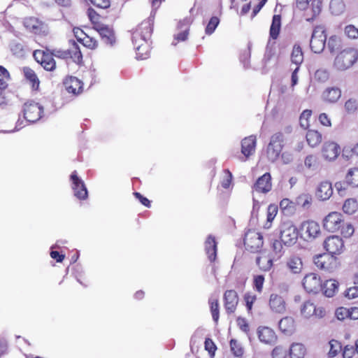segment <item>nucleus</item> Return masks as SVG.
<instances>
[{
  "label": "nucleus",
  "mask_w": 358,
  "mask_h": 358,
  "mask_svg": "<svg viewBox=\"0 0 358 358\" xmlns=\"http://www.w3.org/2000/svg\"><path fill=\"white\" fill-rule=\"evenodd\" d=\"M257 264L263 271H268L273 266V260L266 256L257 257L256 259Z\"/></svg>",
  "instance_id": "37"
},
{
  "label": "nucleus",
  "mask_w": 358,
  "mask_h": 358,
  "mask_svg": "<svg viewBox=\"0 0 358 358\" xmlns=\"http://www.w3.org/2000/svg\"><path fill=\"white\" fill-rule=\"evenodd\" d=\"M209 303L210 305V311L212 313V317L213 320L215 322H217L219 320V303L217 299H210L209 300Z\"/></svg>",
  "instance_id": "45"
},
{
  "label": "nucleus",
  "mask_w": 358,
  "mask_h": 358,
  "mask_svg": "<svg viewBox=\"0 0 358 358\" xmlns=\"http://www.w3.org/2000/svg\"><path fill=\"white\" fill-rule=\"evenodd\" d=\"M205 250L210 262H214L217 255V243L215 238L209 235L205 242Z\"/></svg>",
  "instance_id": "26"
},
{
  "label": "nucleus",
  "mask_w": 358,
  "mask_h": 358,
  "mask_svg": "<svg viewBox=\"0 0 358 358\" xmlns=\"http://www.w3.org/2000/svg\"><path fill=\"white\" fill-rule=\"evenodd\" d=\"M329 9L333 15H339L344 12L345 5L343 0H331L329 3Z\"/></svg>",
  "instance_id": "33"
},
{
  "label": "nucleus",
  "mask_w": 358,
  "mask_h": 358,
  "mask_svg": "<svg viewBox=\"0 0 358 358\" xmlns=\"http://www.w3.org/2000/svg\"><path fill=\"white\" fill-rule=\"evenodd\" d=\"M232 180V174L228 170L226 169L224 171L223 176L221 180V185L222 187L227 189L229 187Z\"/></svg>",
  "instance_id": "52"
},
{
  "label": "nucleus",
  "mask_w": 358,
  "mask_h": 358,
  "mask_svg": "<svg viewBox=\"0 0 358 358\" xmlns=\"http://www.w3.org/2000/svg\"><path fill=\"white\" fill-rule=\"evenodd\" d=\"M53 55V53L52 54ZM55 56L62 58L71 57L73 61L79 64L83 59V56L78 44L73 42V46L71 50L67 52H57V54H54Z\"/></svg>",
  "instance_id": "21"
},
{
  "label": "nucleus",
  "mask_w": 358,
  "mask_h": 358,
  "mask_svg": "<svg viewBox=\"0 0 358 358\" xmlns=\"http://www.w3.org/2000/svg\"><path fill=\"white\" fill-rule=\"evenodd\" d=\"M23 72L25 78L32 84V87L37 89L39 86V80L35 72L29 67H24Z\"/></svg>",
  "instance_id": "35"
},
{
  "label": "nucleus",
  "mask_w": 358,
  "mask_h": 358,
  "mask_svg": "<svg viewBox=\"0 0 358 358\" xmlns=\"http://www.w3.org/2000/svg\"><path fill=\"white\" fill-rule=\"evenodd\" d=\"M306 141L311 147H315L322 141V135L315 130H308L306 134Z\"/></svg>",
  "instance_id": "32"
},
{
  "label": "nucleus",
  "mask_w": 358,
  "mask_h": 358,
  "mask_svg": "<svg viewBox=\"0 0 358 358\" xmlns=\"http://www.w3.org/2000/svg\"><path fill=\"white\" fill-rule=\"evenodd\" d=\"M330 349L329 351V357H334L337 355L338 352L341 349V343L336 341V340H331L329 343Z\"/></svg>",
  "instance_id": "47"
},
{
  "label": "nucleus",
  "mask_w": 358,
  "mask_h": 358,
  "mask_svg": "<svg viewBox=\"0 0 358 358\" xmlns=\"http://www.w3.org/2000/svg\"><path fill=\"white\" fill-rule=\"evenodd\" d=\"M346 183L353 187H358V168L350 169L345 176Z\"/></svg>",
  "instance_id": "34"
},
{
  "label": "nucleus",
  "mask_w": 358,
  "mask_h": 358,
  "mask_svg": "<svg viewBox=\"0 0 358 358\" xmlns=\"http://www.w3.org/2000/svg\"><path fill=\"white\" fill-rule=\"evenodd\" d=\"M341 96V90L337 87L326 88L322 94V99L328 103H334Z\"/></svg>",
  "instance_id": "23"
},
{
  "label": "nucleus",
  "mask_w": 358,
  "mask_h": 358,
  "mask_svg": "<svg viewBox=\"0 0 358 358\" xmlns=\"http://www.w3.org/2000/svg\"><path fill=\"white\" fill-rule=\"evenodd\" d=\"M345 296L349 299L358 297V287H352L348 289L345 292Z\"/></svg>",
  "instance_id": "63"
},
{
  "label": "nucleus",
  "mask_w": 358,
  "mask_h": 358,
  "mask_svg": "<svg viewBox=\"0 0 358 358\" xmlns=\"http://www.w3.org/2000/svg\"><path fill=\"white\" fill-rule=\"evenodd\" d=\"M313 262L318 268L329 271L332 268V264L335 263V259L334 256L324 253L314 257Z\"/></svg>",
  "instance_id": "17"
},
{
  "label": "nucleus",
  "mask_w": 358,
  "mask_h": 358,
  "mask_svg": "<svg viewBox=\"0 0 358 358\" xmlns=\"http://www.w3.org/2000/svg\"><path fill=\"white\" fill-rule=\"evenodd\" d=\"M355 352V347L347 345L343 349V356L344 358H352Z\"/></svg>",
  "instance_id": "62"
},
{
  "label": "nucleus",
  "mask_w": 358,
  "mask_h": 358,
  "mask_svg": "<svg viewBox=\"0 0 358 358\" xmlns=\"http://www.w3.org/2000/svg\"><path fill=\"white\" fill-rule=\"evenodd\" d=\"M342 39L336 35L331 36L326 41L327 49L334 54L342 48Z\"/></svg>",
  "instance_id": "28"
},
{
  "label": "nucleus",
  "mask_w": 358,
  "mask_h": 358,
  "mask_svg": "<svg viewBox=\"0 0 358 358\" xmlns=\"http://www.w3.org/2000/svg\"><path fill=\"white\" fill-rule=\"evenodd\" d=\"M303 286L309 293H317L322 288L320 278L316 273H308L303 280Z\"/></svg>",
  "instance_id": "12"
},
{
  "label": "nucleus",
  "mask_w": 358,
  "mask_h": 358,
  "mask_svg": "<svg viewBox=\"0 0 358 358\" xmlns=\"http://www.w3.org/2000/svg\"><path fill=\"white\" fill-rule=\"evenodd\" d=\"M25 28L35 34H45L48 31L47 25L36 17H27L24 20Z\"/></svg>",
  "instance_id": "13"
},
{
  "label": "nucleus",
  "mask_w": 358,
  "mask_h": 358,
  "mask_svg": "<svg viewBox=\"0 0 358 358\" xmlns=\"http://www.w3.org/2000/svg\"><path fill=\"white\" fill-rule=\"evenodd\" d=\"M281 28V17L279 15H274L272 19V23L270 27V37L276 39L278 37Z\"/></svg>",
  "instance_id": "30"
},
{
  "label": "nucleus",
  "mask_w": 358,
  "mask_h": 358,
  "mask_svg": "<svg viewBox=\"0 0 358 358\" xmlns=\"http://www.w3.org/2000/svg\"><path fill=\"white\" fill-rule=\"evenodd\" d=\"M314 78L320 83H325L329 78V72L326 69H319L315 71Z\"/></svg>",
  "instance_id": "41"
},
{
  "label": "nucleus",
  "mask_w": 358,
  "mask_h": 358,
  "mask_svg": "<svg viewBox=\"0 0 358 358\" xmlns=\"http://www.w3.org/2000/svg\"><path fill=\"white\" fill-rule=\"evenodd\" d=\"M357 209V203L354 199H347L343 206V210L344 213L348 215L353 214Z\"/></svg>",
  "instance_id": "40"
},
{
  "label": "nucleus",
  "mask_w": 358,
  "mask_h": 358,
  "mask_svg": "<svg viewBox=\"0 0 358 358\" xmlns=\"http://www.w3.org/2000/svg\"><path fill=\"white\" fill-rule=\"evenodd\" d=\"M9 76L8 71L2 66H0V89H4L7 87Z\"/></svg>",
  "instance_id": "48"
},
{
  "label": "nucleus",
  "mask_w": 358,
  "mask_h": 358,
  "mask_svg": "<svg viewBox=\"0 0 358 358\" xmlns=\"http://www.w3.org/2000/svg\"><path fill=\"white\" fill-rule=\"evenodd\" d=\"M256 148V136L251 135L245 137L241 141V152L244 155L245 159H241L242 161H245L250 156L252 155L255 152Z\"/></svg>",
  "instance_id": "16"
},
{
  "label": "nucleus",
  "mask_w": 358,
  "mask_h": 358,
  "mask_svg": "<svg viewBox=\"0 0 358 358\" xmlns=\"http://www.w3.org/2000/svg\"><path fill=\"white\" fill-rule=\"evenodd\" d=\"M301 230L303 236H304V239L306 241L315 239L320 234L319 224L312 220L303 222Z\"/></svg>",
  "instance_id": "11"
},
{
  "label": "nucleus",
  "mask_w": 358,
  "mask_h": 358,
  "mask_svg": "<svg viewBox=\"0 0 358 358\" xmlns=\"http://www.w3.org/2000/svg\"><path fill=\"white\" fill-rule=\"evenodd\" d=\"M283 141L284 135L281 132L271 136L266 150L267 157L271 162H274L278 159L282 149Z\"/></svg>",
  "instance_id": "3"
},
{
  "label": "nucleus",
  "mask_w": 358,
  "mask_h": 358,
  "mask_svg": "<svg viewBox=\"0 0 358 358\" xmlns=\"http://www.w3.org/2000/svg\"><path fill=\"white\" fill-rule=\"evenodd\" d=\"M287 355V350L282 346L275 347L271 352L272 358H286Z\"/></svg>",
  "instance_id": "55"
},
{
  "label": "nucleus",
  "mask_w": 358,
  "mask_h": 358,
  "mask_svg": "<svg viewBox=\"0 0 358 358\" xmlns=\"http://www.w3.org/2000/svg\"><path fill=\"white\" fill-rule=\"evenodd\" d=\"M306 353V348L301 343H294L289 349L290 358H303Z\"/></svg>",
  "instance_id": "31"
},
{
  "label": "nucleus",
  "mask_w": 358,
  "mask_h": 358,
  "mask_svg": "<svg viewBox=\"0 0 358 358\" xmlns=\"http://www.w3.org/2000/svg\"><path fill=\"white\" fill-rule=\"evenodd\" d=\"M339 152L340 147L334 142H326L322 147V155L327 160L336 159Z\"/></svg>",
  "instance_id": "20"
},
{
  "label": "nucleus",
  "mask_w": 358,
  "mask_h": 358,
  "mask_svg": "<svg viewBox=\"0 0 358 358\" xmlns=\"http://www.w3.org/2000/svg\"><path fill=\"white\" fill-rule=\"evenodd\" d=\"M271 176L269 173H266L259 177L253 185L255 191L260 193H267L271 190Z\"/></svg>",
  "instance_id": "15"
},
{
  "label": "nucleus",
  "mask_w": 358,
  "mask_h": 358,
  "mask_svg": "<svg viewBox=\"0 0 358 358\" xmlns=\"http://www.w3.org/2000/svg\"><path fill=\"white\" fill-rule=\"evenodd\" d=\"M350 315L349 310L341 307L336 309V316L339 320H343L345 317H348Z\"/></svg>",
  "instance_id": "61"
},
{
  "label": "nucleus",
  "mask_w": 358,
  "mask_h": 358,
  "mask_svg": "<svg viewBox=\"0 0 358 358\" xmlns=\"http://www.w3.org/2000/svg\"><path fill=\"white\" fill-rule=\"evenodd\" d=\"M338 288V282L333 279L327 280L324 283L322 288L324 291V294L327 297H332Z\"/></svg>",
  "instance_id": "29"
},
{
  "label": "nucleus",
  "mask_w": 358,
  "mask_h": 358,
  "mask_svg": "<svg viewBox=\"0 0 358 358\" xmlns=\"http://www.w3.org/2000/svg\"><path fill=\"white\" fill-rule=\"evenodd\" d=\"M299 231L292 222H285L280 226V240L286 246H292L297 241Z\"/></svg>",
  "instance_id": "4"
},
{
  "label": "nucleus",
  "mask_w": 358,
  "mask_h": 358,
  "mask_svg": "<svg viewBox=\"0 0 358 358\" xmlns=\"http://www.w3.org/2000/svg\"><path fill=\"white\" fill-rule=\"evenodd\" d=\"M301 312L305 317L308 318L310 316L314 315V313H317L316 306L310 301H306L303 304Z\"/></svg>",
  "instance_id": "38"
},
{
  "label": "nucleus",
  "mask_w": 358,
  "mask_h": 358,
  "mask_svg": "<svg viewBox=\"0 0 358 358\" xmlns=\"http://www.w3.org/2000/svg\"><path fill=\"white\" fill-rule=\"evenodd\" d=\"M41 65L43 67L44 69L46 71H53L55 69L56 63L55 59L52 57V55H48L46 56V58L43 60Z\"/></svg>",
  "instance_id": "46"
},
{
  "label": "nucleus",
  "mask_w": 358,
  "mask_h": 358,
  "mask_svg": "<svg viewBox=\"0 0 358 358\" xmlns=\"http://www.w3.org/2000/svg\"><path fill=\"white\" fill-rule=\"evenodd\" d=\"M231 350L236 357H241L243 354V349L235 339L230 341Z\"/></svg>",
  "instance_id": "50"
},
{
  "label": "nucleus",
  "mask_w": 358,
  "mask_h": 358,
  "mask_svg": "<svg viewBox=\"0 0 358 358\" xmlns=\"http://www.w3.org/2000/svg\"><path fill=\"white\" fill-rule=\"evenodd\" d=\"M278 325L282 332L289 334L292 331L294 320L291 317H285L279 321Z\"/></svg>",
  "instance_id": "36"
},
{
  "label": "nucleus",
  "mask_w": 358,
  "mask_h": 358,
  "mask_svg": "<svg viewBox=\"0 0 358 358\" xmlns=\"http://www.w3.org/2000/svg\"><path fill=\"white\" fill-rule=\"evenodd\" d=\"M264 282V277L262 275H259L255 277L254 278V285L255 287L257 292H261L263 288V285Z\"/></svg>",
  "instance_id": "58"
},
{
  "label": "nucleus",
  "mask_w": 358,
  "mask_h": 358,
  "mask_svg": "<svg viewBox=\"0 0 358 358\" xmlns=\"http://www.w3.org/2000/svg\"><path fill=\"white\" fill-rule=\"evenodd\" d=\"M280 208L287 214H292L294 212V203L289 199H283L280 203Z\"/></svg>",
  "instance_id": "42"
},
{
  "label": "nucleus",
  "mask_w": 358,
  "mask_h": 358,
  "mask_svg": "<svg viewBox=\"0 0 358 358\" xmlns=\"http://www.w3.org/2000/svg\"><path fill=\"white\" fill-rule=\"evenodd\" d=\"M341 234L346 238L350 237L354 233V227L350 223H345L340 229Z\"/></svg>",
  "instance_id": "56"
},
{
  "label": "nucleus",
  "mask_w": 358,
  "mask_h": 358,
  "mask_svg": "<svg viewBox=\"0 0 358 358\" xmlns=\"http://www.w3.org/2000/svg\"><path fill=\"white\" fill-rule=\"evenodd\" d=\"M324 247L329 255H339L344 248L343 241L338 236H331L326 238L324 242Z\"/></svg>",
  "instance_id": "10"
},
{
  "label": "nucleus",
  "mask_w": 358,
  "mask_h": 358,
  "mask_svg": "<svg viewBox=\"0 0 358 358\" xmlns=\"http://www.w3.org/2000/svg\"><path fill=\"white\" fill-rule=\"evenodd\" d=\"M82 42L85 46H86L90 49H94L98 45L97 41L95 39L89 37L88 36H85V39H83V41Z\"/></svg>",
  "instance_id": "60"
},
{
  "label": "nucleus",
  "mask_w": 358,
  "mask_h": 358,
  "mask_svg": "<svg viewBox=\"0 0 358 358\" xmlns=\"http://www.w3.org/2000/svg\"><path fill=\"white\" fill-rule=\"evenodd\" d=\"M205 349L209 352L210 356H213L216 350V345L210 338H206L205 341Z\"/></svg>",
  "instance_id": "57"
},
{
  "label": "nucleus",
  "mask_w": 358,
  "mask_h": 358,
  "mask_svg": "<svg viewBox=\"0 0 358 358\" xmlns=\"http://www.w3.org/2000/svg\"><path fill=\"white\" fill-rule=\"evenodd\" d=\"M292 62L296 65H299L303 62V55L302 50L299 45H295L293 48L291 55Z\"/></svg>",
  "instance_id": "39"
},
{
  "label": "nucleus",
  "mask_w": 358,
  "mask_h": 358,
  "mask_svg": "<svg viewBox=\"0 0 358 358\" xmlns=\"http://www.w3.org/2000/svg\"><path fill=\"white\" fill-rule=\"evenodd\" d=\"M98 31L104 43L113 45L115 42V34L112 28L107 25H99Z\"/></svg>",
  "instance_id": "24"
},
{
  "label": "nucleus",
  "mask_w": 358,
  "mask_h": 358,
  "mask_svg": "<svg viewBox=\"0 0 358 358\" xmlns=\"http://www.w3.org/2000/svg\"><path fill=\"white\" fill-rule=\"evenodd\" d=\"M96 7L99 8H108L110 5V0H90Z\"/></svg>",
  "instance_id": "59"
},
{
  "label": "nucleus",
  "mask_w": 358,
  "mask_h": 358,
  "mask_svg": "<svg viewBox=\"0 0 358 358\" xmlns=\"http://www.w3.org/2000/svg\"><path fill=\"white\" fill-rule=\"evenodd\" d=\"M333 194V189L331 184L327 181L322 182L317 189L316 195L317 196L322 200L329 199Z\"/></svg>",
  "instance_id": "25"
},
{
  "label": "nucleus",
  "mask_w": 358,
  "mask_h": 358,
  "mask_svg": "<svg viewBox=\"0 0 358 358\" xmlns=\"http://www.w3.org/2000/svg\"><path fill=\"white\" fill-rule=\"evenodd\" d=\"M286 264L289 270L294 274L300 273L303 268L301 258L296 255L291 256L287 259Z\"/></svg>",
  "instance_id": "27"
},
{
  "label": "nucleus",
  "mask_w": 358,
  "mask_h": 358,
  "mask_svg": "<svg viewBox=\"0 0 358 358\" xmlns=\"http://www.w3.org/2000/svg\"><path fill=\"white\" fill-rule=\"evenodd\" d=\"M345 35L352 39H355L358 38V29L356 28L352 24L347 25L345 27Z\"/></svg>",
  "instance_id": "54"
},
{
  "label": "nucleus",
  "mask_w": 358,
  "mask_h": 358,
  "mask_svg": "<svg viewBox=\"0 0 358 358\" xmlns=\"http://www.w3.org/2000/svg\"><path fill=\"white\" fill-rule=\"evenodd\" d=\"M327 36L324 27H316L312 34L310 46L315 53H321L326 47Z\"/></svg>",
  "instance_id": "5"
},
{
  "label": "nucleus",
  "mask_w": 358,
  "mask_h": 358,
  "mask_svg": "<svg viewBox=\"0 0 358 358\" xmlns=\"http://www.w3.org/2000/svg\"><path fill=\"white\" fill-rule=\"evenodd\" d=\"M345 108L349 113H355L358 108V101L356 99H349L345 103Z\"/></svg>",
  "instance_id": "51"
},
{
  "label": "nucleus",
  "mask_w": 358,
  "mask_h": 358,
  "mask_svg": "<svg viewBox=\"0 0 358 358\" xmlns=\"http://www.w3.org/2000/svg\"><path fill=\"white\" fill-rule=\"evenodd\" d=\"M49 54L45 53L43 50H37L34 52V57L35 59L40 64L43 62Z\"/></svg>",
  "instance_id": "64"
},
{
  "label": "nucleus",
  "mask_w": 358,
  "mask_h": 358,
  "mask_svg": "<svg viewBox=\"0 0 358 358\" xmlns=\"http://www.w3.org/2000/svg\"><path fill=\"white\" fill-rule=\"evenodd\" d=\"M224 306L228 314L234 313L238 303V296L234 289L227 290L224 293Z\"/></svg>",
  "instance_id": "14"
},
{
  "label": "nucleus",
  "mask_w": 358,
  "mask_h": 358,
  "mask_svg": "<svg viewBox=\"0 0 358 358\" xmlns=\"http://www.w3.org/2000/svg\"><path fill=\"white\" fill-rule=\"evenodd\" d=\"M64 85L69 93L78 94L83 91V83L76 77L70 76L66 78L64 82Z\"/></svg>",
  "instance_id": "22"
},
{
  "label": "nucleus",
  "mask_w": 358,
  "mask_h": 358,
  "mask_svg": "<svg viewBox=\"0 0 358 358\" xmlns=\"http://www.w3.org/2000/svg\"><path fill=\"white\" fill-rule=\"evenodd\" d=\"M219 23H220V20L217 17H215V16L212 17L210 19V20L206 27V29H205L206 34L207 35H211L216 29Z\"/></svg>",
  "instance_id": "44"
},
{
  "label": "nucleus",
  "mask_w": 358,
  "mask_h": 358,
  "mask_svg": "<svg viewBox=\"0 0 358 358\" xmlns=\"http://www.w3.org/2000/svg\"><path fill=\"white\" fill-rule=\"evenodd\" d=\"M244 245L251 252H256L263 245V236L259 232L248 231L244 238Z\"/></svg>",
  "instance_id": "8"
},
{
  "label": "nucleus",
  "mask_w": 358,
  "mask_h": 358,
  "mask_svg": "<svg viewBox=\"0 0 358 358\" xmlns=\"http://www.w3.org/2000/svg\"><path fill=\"white\" fill-rule=\"evenodd\" d=\"M71 180L72 181V189L74 196L80 200L86 199L88 196L87 189L84 182L78 178L76 171L72 172Z\"/></svg>",
  "instance_id": "9"
},
{
  "label": "nucleus",
  "mask_w": 358,
  "mask_h": 358,
  "mask_svg": "<svg viewBox=\"0 0 358 358\" xmlns=\"http://www.w3.org/2000/svg\"><path fill=\"white\" fill-rule=\"evenodd\" d=\"M268 304L273 313L283 314L286 310V303L282 296L278 294H271Z\"/></svg>",
  "instance_id": "18"
},
{
  "label": "nucleus",
  "mask_w": 358,
  "mask_h": 358,
  "mask_svg": "<svg viewBox=\"0 0 358 358\" xmlns=\"http://www.w3.org/2000/svg\"><path fill=\"white\" fill-rule=\"evenodd\" d=\"M343 224V216L337 212L330 213L323 220L324 228L329 232L337 231Z\"/></svg>",
  "instance_id": "7"
},
{
  "label": "nucleus",
  "mask_w": 358,
  "mask_h": 358,
  "mask_svg": "<svg viewBox=\"0 0 358 358\" xmlns=\"http://www.w3.org/2000/svg\"><path fill=\"white\" fill-rule=\"evenodd\" d=\"M257 299V296L255 294L248 292L244 295V301L245 302V306L247 307L248 311L250 312L252 308V305Z\"/></svg>",
  "instance_id": "53"
},
{
  "label": "nucleus",
  "mask_w": 358,
  "mask_h": 358,
  "mask_svg": "<svg viewBox=\"0 0 358 358\" xmlns=\"http://www.w3.org/2000/svg\"><path fill=\"white\" fill-rule=\"evenodd\" d=\"M152 33V27L149 22H142L132 34V43L136 51L138 59H145L149 53L148 40Z\"/></svg>",
  "instance_id": "1"
},
{
  "label": "nucleus",
  "mask_w": 358,
  "mask_h": 358,
  "mask_svg": "<svg viewBox=\"0 0 358 358\" xmlns=\"http://www.w3.org/2000/svg\"><path fill=\"white\" fill-rule=\"evenodd\" d=\"M22 112L24 120L34 123L42 117L43 108L38 103L30 101L24 104Z\"/></svg>",
  "instance_id": "6"
},
{
  "label": "nucleus",
  "mask_w": 358,
  "mask_h": 358,
  "mask_svg": "<svg viewBox=\"0 0 358 358\" xmlns=\"http://www.w3.org/2000/svg\"><path fill=\"white\" fill-rule=\"evenodd\" d=\"M357 60V49L348 48L341 51L335 57L334 66L338 71H345L352 67Z\"/></svg>",
  "instance_id": "2"
},
{
  "label": "nucleus",
  "mask_w": 358,
  "mask_h": 358,
  "mask_svg": "<svg viewBox=\"0 0 358 358\" xmlns=\"http://www.w3.org/2000/svg\"><path fill=\"white\" fill-rule=\"evenodd\" d=\"M257 334L259 341L266 344L273 345L277 340L275 333L271 328L266 327H259Z\"/></svg>",
  "instance_id": "19"
},
{
  "label": "nucleus",
  "mask_w": 358,
  "mask_h": 358,
  "mask_svg": "<svg viewBox=\"0 0 358 358\" xmlns=\"http://www.w3.org/2000/svg\"><path fill=\"white\" fill-rule=\"evenodd\" d=\"M312 111L310 110H305L300 116V125L303 129H307L309 126L308 119L310 117Z\"/></svg>",
  "instance_id": "49"
},
{
  "label": "nucleus",
  "mask_w": 358,
  "mask_h": 358,
  "mask_svg": "<svg viewBox=\"0 0 358 358\" xmlns=\"http://www.w3.org/2000/svg\"><path fill=\"white\" fill-rule=\"evenodd\" d=\"M304 164L305 166L309 170H315L318 166L317 157L313 155H308L305 158Z\"/></svg>",
  "instance_id": "43"
}]
</instances>
